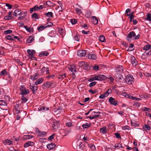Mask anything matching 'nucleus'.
Wrapping results in <instances>:
<instances>
[{
	"label": "nucleus",
	"mask_w": 151,
	"mask_h": 151,
	"mask_svg": "<svg viewBox=\"0 0 151 151\" xmlns=\"http://www.w3.org/2000/svg\"><path fill=\"white\" fill-rule=\"evenodd\" d=\"M70 22L72 24H75L77 23V20L75 19H72L70 20Z\"/></svg>",
	"instance_id": "nucleus-54"
},
{
	"label": "nucleus",
	"mask_w": 151,
	"mask_h": 151,
	"mask_svg": "<svg viewBox=\"0 0 151 151\" xmlns=\"http://www.w3.org/2000/svg\"><path fill=\"white\" fill-rule=\"evenodd\" d=\"M131 125L132 126H134V127L139 126V124H137L136 122L134 120L131 121Z\"/></svg>",
	"instance_id": "nucleus-28"
},
{
	"label": "nucleus",
	"mask_w": 151,
	"mask_h": 151,
	"mask_svg": "<svg viewBox=\"0 0 151 151\" xmlns=\"http://www.w3.org/2000/svg\"><path fill=\"white\" fill-rule=\"evenodd\" d=\"M130 47H129L128 48V49H127V51H130L133 50L134 49H132V48H133L134 46V44H130Z\"/></svg>",
	"instance_id": "nucleus-45"
},
{
	"label": "nucleus",
	"mask_w": 151,
	"mask_h": 151,
	"mask_svg": "<svg viewBox=\"0 0 151 151\" xmlns=\"http://www.w3.org/2000/svg\"><path fill=\"white\" fill-rule=\"evenodd\" d=\"M91 14V12L90 11H88L85 14V16L87 18L90 17Z\"/></svg>",
	"instance_id": "nucleus-51"
},
{
	"label": "nucleus",
	"mask_w": 151,
	"mask_h": 151,
	"mask_svg": "<svg viewBox=\"0 0 151 151\" xmlns=\"http://www.w3.org/2000/svg\"><path fill=\"white\" fill-rule=\"evenodd\" d=\"M99 66L97 65L96 64L94 66H93V70L95 71H98L99 69Z\"/></svg>",
	"instance_id": "nucleus-43"
},
{
	"label": "nucleus",
	"mask_w": 151,
	"mask_h": 151,
	"mask_svg": "<svg viewBox=\"0 0 151 151\" xmlns=\"http://www.w3.org/2000/svg\"><path fill=\"white\" fill-rule=\"evenodd\" d=\"M49 55V53L46 51L42 52V53L39 54V56L41 57L43 56H47Z\"/></svg>",
	"instance_id": "nucleus-24"
},
{
	"label": "nucleus",
	"mask_w": 151,
	"mask_h": 151,
	"mask_svg": "<svg viewBox=\"0 0 151 151\" xmlns=\"http://www.w3.org/2000/svg\"><path fill=\"white\" fill-rule=\"evenodd\" d=\"M86 54V52L85 50H80L77 52V55L80 57H83Z\"/></svg>",
	"instance_id": "nucleus-8"
},
{
	"label": "nucleus",
	"mask_w": 151,
	"mask_h": 151,
	"mask_svg": "<svg viewBox=\"0 0 151 151\" xmlns=\"http://www.w3.org/2000/svg\"><path fill=\"white\" fill-rule=\"evenodd\" d=\"M88 57V58L91 59L95 60L96 58V56L94 54H89Z\"/></svg>",
	"instance_id": "nucleus-25"
},
{
	"label": "nucleus",
	"mask_w": 151,
	"mask_h": 151,
	"mask_svg": "<svg viewBox=\"0 0 151 151\" xmlns=\"http://www.w3.org/2000/svg\"><path fill=\"white\" fill-rule=\"evenodd\" d=\"M125 80L126 83L129 85H131L134 82V78L132 75L128 74L126 77Z\"/></svg>",
	"instance_id": "nucleus-2"
},
{
	"label": "nucleus",
	"mask_w": 151,
	"mask_h": 151,
	"mask_svg": "<svg viewBox=\"0 0 151 151\" xmlns=\"http://www.w3.org/2000/svg\"><path fill=\"white\" fill-rule=\"evenodd\" d=\"M34 144V143L32 142L28 141L24 144V146L25 147H27L29 146H33Z\"/></svg>",
	"instance_id": "nucleus-15"
},
{
	"label": "nucleus",
	"mask_w": 151,
	"mask_h": 151,
	"mask_svg": "<svg viewBox=\"0 0 151 151\" xmlns=\"http://www.w3.org/2000/svg\"><path fill=\"white\" fill-rule=\"evenodd\" d=\"M75 10L76 13L78 14H81L82 12L81 9L78 8H76Z\"/></svg>",
	"instance_id": "nucleus-49"
},
{
	"label": "nucleus",
	"mask_w": 151,
	"mask_h": 151,
	"mask_svg": "<svg viewBox=\"0 0 151 151\" xmlns=\"http://www.w3.org/2000/svg\"><path fill=\"white\" fill-rule=\"evenodd\" d=\"M130 59L132 65L134 66H136L137 64V62L135 58L133 56H132Z\"/></svg>",
	"instance_id": "nucleus-9"
},
{
	"label": "nucleus",
	"mask_w": 151,
	"mask_h": 151,
	"mask_svg": "<svg viewBox=\"0 0 151 151\" xmlns=\"http://www.w3.org/2000/svg\"><path fill=\"white\" fill-rule=\"evenodd\" d=\"M99 40L102 42H104L105 41V37L103 35L100 36L99 37Z\"/></svg>",
	"instance_id": "nucleus-36"
},
{
	"label": "nucleus",
	"mask_w": 151,
	"mask_h": 151,
	"mask_svg": "<svg viewBox=\"0 0 151 151\" xmlns=\"http://www.w3.org/2000/svg\"><path fill=\"white\" fill-rule=\"evenodd\" d=\"M122 129L123 130H130V128L128 126H123L122 127Z\"/></svg>",
	"instance_id": "nucleus-52"
},
{
	"label": "nucleus",
	"mask_w": 151,
	"mask_h": 151,
	"mask_svg": "<svg viewBox=\"0 0 151 151\" xmlns=\"http://www.w3.org/2000/svg\"><path fill=\"white\" fill-rule=\"evenodd\" d=\"M38 74L37 73H35L34 75L30 77V78L32 80H35L37 79L38 77Z\"/></svg>",
	"instance_id": "nucleus-34"
},
{
	"label": "nucleus",
	"mask_w": 151,
	"mask_h": 151,
	"mask_svg": "<svg viewBox=\"0 0 151 151\" xmlns=\"http://www.w3.org/2000/svg\"><path fill=\"white\" fill-rule=\"evenodd\" d=\"M146 20L151 22V14L148 13L146 15Z\"/></svg>",
	"instance_id": "nucleus-40"
},
{
	"label": "nucleus",
	"mask_w": 151,
	"mask_h": 151,
	"mask_svg": "<svg viewBox=\"0 0 151 151\" xmlns=\"http://www.w3.org/2000/svg\"><path fill=\"white\" fill-rule=\"evenodd\" d=\"M112 93V90L111 89H108L107 91L105 93L106 96H108L110 93Z\"/></svg>",
	"instance_id": "nucleus-57"
},
{
	"label": "nucleus",
	"mask_w": 151,
	"mask_h": 151,
	"mask_svg": "<svg viewBox=\"0 0 151 151\" xmlns=\"http://www.w3.org/2000/svg\"><path fill=\"white\" fill-rule=\"evenodd\" d=\"M34 40L33 38L32 37L30 36L27 39V42L28 43H31Z\"/></svg>",
	"instance_id": "nucleus-42"
},
{
	"label": "nucleus",
	"mask_w": 151,
	"mask_h": 151,
	"mask_svg": "<svg viewBox=\"0 0 151 151\" xmlns=\"http://www.w3.org/2000/svg\"><path fill=\"white\" fill-rule=\"evenodd\" d=\"M97 83V82L96 81L90 83L89 86L90 87H92L95 86Z\"/></svg>",
	"instance_id": "nucleus-55"
},
{
	"label": "nucleus",
	"mask_w": 151,
	"mask_h": 151,
	"mask_svg": "<svg viewBox=\"0 0 151 151\" xmlns=\"http://www.w3.org/2000/svg\"><path fill=\"white\" fill-rule=\"evenodd\" d=\"M133 37H135L134 39H138L140 37V35L138 34L137 35H136V34L134 31H131L127 35L126 39L127 40L129 41H131L132 38Z\"/></svg>",
	"instance_id": "nucleus-1"
},
{
	"label": "nucleus",
	"mask_w": 151,
	"mask_h": 151,
	"mask_svg": "<svg viewBox=\"0 0 151 151\" xmlns=\"http://www.w3.org/2000/svg\"><path fill=\"white\" fill-rule=\"evenodd\" d=\"M29 86L30 87V89L32 91V93L33 94H35V93L36 92L37 90V86H35L33 85H31V84H30Z\"/></svg>",
	"instance_id": "nucleus-14"
},
{
	"label": "nucleus",
	"mask_w": 151,
	"mask_h": 151,
	"mask_svg": "<svg viewBox=\"0 0 151 151\" xmlns=\"http://www.w3.org/2000/svg\"><path fill=\"white\" fill-rule=\"evenodd\" d=\"M15 111L17 114L20 113V115H21L22 114H23V116H24L26 114V113L25 111H21L20 112V110L18 109H15Z\"/></svg>",
	"instance_id": "nucleus-27"
},
{
	"label": "nucleus",
	"mask_w": 151,
	"mask_h": 151,
	"mask_svg": "<svg viewBox=\"0 0 151 151\" xmlns=\"http://www.w3.org/2000/svg\"><path fill=\"white\" fill-rule=\"evenodd\" d=\"M151 49V45L148 44L145 46L143 48V50H147Z\"/></svg>",
	"instance_id": "nucleus-41"
},
{
	"label": "nucleus",
	"mask_w": 151,
	"mask_h": 151,
	"mask_svg": "<svg viewBox=\"0 0 151 151\" xmlns=\"http://www.w3.org/2000/svg\"><path fill=\"white\" fill-rule=\"evenodd\" d=\"M35 132L37 133L38 137H44L47 135V133L44 132L40 131L37 128H35Z\"/></svg>",
	"instance_id": "nucleus-5"
},
{
	"label": "nucleus",
	"mask_w": 151,
	"mask_h": 151,
	"mask_svg": "<svg viewBox=\"0 0 151 151\" xmlns=\"http://www.w3.org/2000/svg\"><path fill=\"white\" fill-rule=\"evenodd\" d=\"M27 52L30 57L34 56L36 52L35 50H33L28 49L27 50Z\"/></svg>",
	"instance_id": "nucleus-12"
},
{
	"label": "nucleus",
	"mask_w": 151,
	"mask_h": 151,
	"mask_svg": "<svg viewBox=\"0 0 151 151\" xmlns=\"http://www.w3.org/2000/svg\"><path fill=\"white\" fill-rule=\"evenodd\" d=\"M45 27H46L41 25L38 27L37 30L38 32H40L44 30Z\"/></svg>",
	"instance_id": "nucleus-38"
},
{
	"label": "nucleus",
	"mask_w": 151,
	"mask_h": 151,
	"mask_svg": "<svg viewBox=\"0 0 151 151\" xmlns=\"http://www.w3.org/2000/svg\"><path fill=\"white\" fill-rule=\"evenodd\" d=\"M98 78L97 76H94L93 77L91 78L88 80V81L89 82H91L94 80H97L98 81Z\"/></svg>",
	"instance_id": "nucleus-30"
},
{
	"label": "nucleus",
	"mask_w": 151,
	"mask_h": 151,
	"mask_svg": "<svg viewBox=\"0 0 151 151\" xmlns=\"http://www.w3.org/2000/svg\"><path fill=\"white\" fill-rule=\"evenodd\" d=\"M5 38L9 40H14V37L12 36V35H7L5 37Z\"/></svg>",
	"instance_id": "nucleus-39"
},
{
	"label": "nucleus",
	"mask_w": 151,
	"mask_h": 151,
	"mask_svg": "<svg viewBox=\"0 0 151 151\" xmlns=\"http://www.w3.org/2000/svg\"><path fill=\"white\" fill-rule=\"evenodd\" d=\"M91 124L90 123H85L82 125V127L84 129H86L91 127Z\"/></svg>",
	"instance_id": "nucleus-20"
},
{
	"label": "nucleus",
	"mask_w": 151,
	"mask_h": 151,
	"mask_svg": "<svg viewBox=\"0 0 151 151\" xmlns=\"http://www.w3.org/2000/svg\"><path fill=\"white\" fill-rule=\"evenodd\" d=\"M55 145L54 144L51 143L47 145V148L50 150L53 149L55 147Z\"/></svg>",
	"instance_id": "nucleus-19"
},
{
	"label": "nucleus",
	"mask_w": 151,
	"mask_h": 151,
	"mask_svg": "<svg viewBox=\"0 0 151 151\" xmlns=\"http://www.w3.org/2000/svg\"><path fill=\"white\" fill-rule=\"evenodd\" d=\"M12 31L11 30H8L4 32V33L5 34H8L11 33Z\"/></svg>",
	"instance_id": "nucleus-62"
},
{
	"label": "nucleus",
	"mask_w": 151,
	"mask_h": 151,
	"mask_svg": "<svg viewBox=\"0 0 151 151\" xmlns=\"http://www.w3.org/2000/svg\"><path fill=\"white\" fill-rule=\"evenodd\" d=\"M123 67L122 65H119L116 68V71L119 74L123 72Z\"/></svg>",
	"instance_id": "nucleus-10"
},
{
	"label": "nucleus",
	"mask_w": 151,
	"mask_h": 151,
	"mask_svg": "<svg viewBox=\"0 0 151 151\" xmlns=\"http://www.w3.org/2000/svg\"><path fill=\"white\" fill-rule=\"evenodd\" d=\"M133 105L134 106L138 108L140 106V104L139 102H135L134 103Z\"/></svg>",
	"instance_id": "nucleus-58"
},
{
	"label": "nucleus",
	"mask_w": 151,
	"mask_h": 151,
	"mask_svg": "<svg viewBox=\"0 0 151 151\" xmlns=\"http://www.w3.org/2000/svg\"><path fill=\"white\" fill-rule=\"evenodd\" d=\"M46 4L49 6H52L53 5V3L49 1H47L46 2Z\"/></svg>",
	"instance_id": "nucleus-53"
},
{
	"label": "nucleus",
	"mask_w": 151,
	"mask_h": 151,
	"mask_svg": "<svg viewBox=\"0 0 151 151\" xmlns=\"http://www.w3.org/2000/svg\"><path fill=\"white\" fill-rule=\"evenodd\" d=\"M44 79L43 78H40L37 79L35 83V85H37L40 84L42 83Z\"/></svg>",
	"instance_id": "nucleus-22"
},
{
	"label": "nucleus",
	"mask_w": 151,
	"mask_h": 151,
	"mask_svg": "<svg viewBox=\"0 0 151 151\" xmlns=\"http://www.w3.org/2000/svg\"><path fill=\"white\" fill-rule=\"evenodd\" d=\"M27 11L22 12L19 15L20 16L18 18V20H23L24 18L27 16Z\"/></svg>",
	"instance_id": "nucleus-7"
},
{
	"label": "nucleus",
	"mask_w": 151,
	"mask_h": 151,
	"mask_svg": "<svg viewBox=\"0 0 151 151\" xmlns=\"http://www.w3.org/2000/svg\"><path fill=\"white\" fill-rule=\"evenodd\" d=\"M21 99L23 101L24 103H26L27 101V98L23 96H22L21 97Z\"/></svg>",
	"instance_id": "nucleus-59"
},
{
	"label": "nucleus",
	"mask_w": 151,
	"mask_h": 151,
	"mask_svg": "<svg viewBox=\"0 0 151 151\" xmlns=\"http://www.w3.org/2000/svg\"><path fill=\"white\" fill-rule=\"evenodd\" d=\"M61 110L60 108L55 109L54 110V111L55 112H57V114H59V113L61 112Z\"/></svg>",
	"instance_id": "nucleus-61"
},
{
	"label": "nucleus",
	"mask_w": 151,
	"mask_h": 151,
	"mask_svg": "<svg viewBox=\"0 0 151 151\" xmlns=\"http://www.w3.org/2000/svg\"><path fill=\"white\" fill-rule=\"evenodd\" d=\"M51 83L48 81L44 83L42 85V88L44 89L47 88H50L51 86Z\"/></svg>",
	"instance_id": "nucleus-13"
},
{
	"label": "nucleus",
	"mask_w": 151,
	"mask_h": 151,
	"mask_svg": "<svg viewBox=\"0 0 151 151\" xmlns=\"http://www.w3.org/2000/svg\"><path fill=\"white\" fill-rule=\"evenodd\" d=\"M80 37L78 35H76L74 37V39L75 40L78 41L79 40Z\"/></svg>",
	"instance_id": "nucleus-63"
},
{
	"label": "nucleus",
	"mask_w": 151,
	"mask_h": 151,
	"mask_svg": "<svg viewBox=\"0 0 151 151\" xmlns=\"http://www.w3.org/2000/svg\"><path fill=\"white\" fill-rule=\"evenodd\" d=\"M58 32L60 36H63L65 33L64 29L62 28H60L58 29Z\"/></svg>",
	"instance_id": "nucleus-23"
},
{
	"label": "nucleus",
	"mask_w": 151,
	"mask_h": 151,
	"mask_svg": "<svg viewBox=\"0 0 151 151\" xmlns=\"http://www.w3.org/2000/svg\"><path fill=\"white\" fill-rule=\"evenodd\" d=\"M98 81H102V80H104L106 79L107 78V77L104 75H98Z\"/></svg>",
	"instance_id": "nucleus-11"
},
{
	"label": "nucleus",
	"mask_w": 151,
	"mask_h": 151,
	"mask_svg": "<svg viewBox=\"0 0 151 151\" xmlns=\"http://www.w3.org/2000/svg\"><path fill=\"white\" fill-rule=\"evenodd\" d=\"M144 129L146 131L147 130H149L150 129V127L148 125H145L143 127Z\"/></svg>",
	"instance_id": "nucleus-48"
},
{
	"label": "nucleus",
	"mask_w": 151,
	"mask_h": 151,
	"mask_svg": "<svg viewBox=\"0 0 151 151\" xmlns=\"http://www.w3.org/2000/svg\"><path fill=\"white\" fill-rule=\"evenodd\" d=\"M66 77V74L64 73H60L58 76V78L60 79L61 80H63Z\"/></svg>",
	"instance_id": "nucleus-31"
},
{
	"label": "nucleus",
	"mask_w": 151,
	"mask_h": 151,
	"mask_svg": "<svg viewBox=\"0 0 151 151\" xmlns=\"http://www.w3.org/2000/svg\"><path fill=\"white\" fill-rule=\"evenodd\" d=\"M45 14L48 17H53V14L52 12H48L47 13H45Z\"/></svg>",
	"instance_id": "nucleus-35"
},
{
	"label": "nucleus",
	"mask_w": 151,
	"mask_h": 151,
	"mask_svg": "<svg viewBox=\"0 0 151 151\" xmlns=\"http://www.w3.org/2000/svg\"><path fill=\"white\" fill-rule=\"evenodd\" d=\"M31 17L35 19H39L38 14L36 13H34L32 14Z\"/></svg>",
	"instance_id": "nucleus-32"
},
{
	"label": "nucleus",
	"mask_w": 151,
	"mask_h": 151,
	"mask_svg": "<svg viewBox=\"0 0 151 151\" xmlns=\"http://www.w3.org/2000/svg\"><path fill=\"white\" fill-rule=\"evenodd\" d=\"M93 19V23L95 24H96L98 23V20L96 17L95 16H92V17Z\"/></svg>",
	"instance_id": "nucleus-33"
},
{
	"label": "nucleus",
	"mask_w": 151,
	"mask_h": 151,
	"mask_svg": "<svg viewBox=\"0 0 151 151\" xmlns=\"http://www.w3.org/2000/svg\"><path fill=\"white\" fill-rule=\"evenodd\" d=\"M85 147V145L83 144V143L81 142L79 145L78 149L79 151H81L83 150Z\"/></svg>",
	"instance_id": "nucleus-26"
},
{
	"label": "nucleus",
	"mask_w": 151,
	"mask_h": 151,
	"mask_svg": "<svg viewBox=\"0 0 151 151\" xmlns=\"http://www.w3.org/2000/svg\"><path fill=\"white\" fill-rule=\"evenodd\" d=\"M100 133L104 134H105L107 133L106 127H104L100 129Z\"/></svg>",
	"instance_id": "nucleus-21"
},
{
	"label": "nucleus",
	"mask_w": 151,
	"mask_h": 151,
	"mask_svg": "<svg viewBox=\"0 0 151 151\" xmlns=\"http://www.w3.org/2000/svg\"><path fill=\"white\" fill-rule=\"evenodd\" d=\"M86 64V62L83 61H81L79 62L78 63V66L80 67H82L84 66Z\"/></svg>",
	"instance_id": "nucleus-37"
},
{
	"label": "nucleus",
	"mask_w": 151,
	"mask_h": 151,
	"mask_svg": "<svg viewBox=\"0 0 151 151\" xmlns=\"http://www.w3.org/2000/svg\"><path fill=\"white\" fill-rule=\"evenodd\" d=\"M59 126L58 122L55 121L54 122L53 124H52V127L54 129H58Z\"/></svg>",
	"instance_id": "nucleus-16"
},
{
	"label": "nucleus",
	"mask_w": 151,
	"mask_h": 151,
	"mask_svg": "<svg viewBox=\"0 0 151 151\" xmlns=\"http://www.w3.org/2000/svg\"><path fill=\"white\" fill-rule=\"evenodd\" d=\"M19 90L21 91V95H26L29 93V90L26 89L24 86H21L19 87Z\"/></svg>",
	"instance_id": "nucleus-4"
},
{
	"label": "nucleus",
	"mask_w": 151,
	"mask_h": 151,
	"mask_svg": "<svg viewBox=\"0 0 151 151\" xmlns=\"http://www.w3.org/2000/svg\"><path fill=\"white\" fill-rule=\"evenodd\" d=\"M0 105L1 106H5L7 105V103L6 101L3 100H0Z\"/></svg>",
	"instance_id": "nucleus-44"
},
{
	"label": "nucleus",
	"mask_w": 151,
	"mask_h": 151,
	"mask_svg": "<svg viewBox=\"0 0 151 151\" xmlns=\"http://www.w3.org/2000/svg\"><path fill=\"white\" fill-rule=\"evenodd\" d=\"M126 97L129 98L130 99H132V100H134L135 97L132 96L131 94H128L127 95H126Z\"/></svg>",
	"instance_id": "nucleus-46"
},
{
	"label": "nucleus",
	"mask_w": 151,
	"mask_h": 151,
	"mask_svg": "<svg viewBox=\"0 0 151 151\" xmlns=\"http://www.w3.org/2000/svg\"><path fill=\"white\" fill-rule=\"evenodd\" d=\"M107 79H108L111 82H113L114 81V78L113 77H112L111 76H109L107 77Z\"/></svg>",
	"instance_id": "nucleus-60"
},
{
	"label": "nucleus",
	"mask_w": 151,
	"mask_h": 151,
	"mask_svg": "<svg viewBox=\"0 0 151 151\" xmlns=\"http://www.w3.org/2000/svg\"><path fill=\"white\" fill-rule=\"evenodd\" d=\"M3 143L5 145H11L12 144V141L10 140L6 139L3 141Z\"/></svg>",
	"instance_id": "nucleus-18"
},
{
	"label": "nucleus",
	"mask_w": 151,
	"mask_h": 151,
	"mask_svg": "<svg viewBox=\"0 0 151 151\" xmlns=\"http://www.w3.org/2000/svg\"><path fill=\"white\" fill-rule=\"evenodd\" d=\"M7 73L6 70L4 69L2 70L0 73V75L1 76H4L6 75Z\"/></svg>",
	"instance_id": "nucleus-50"
},
{
	"label": "nucleus",
	"mask_w": 151,
	"mask_h": 151,
	"mask_svg": "<svg viewBox=\"0 0 151 151\" xmlns=\"http://www.w3.org/2000/svg\"><path fill=\"white\" fill-rule=\"evenodd\" d=\"M115 78L116 81L118 82V83H120V84H122L121 83H123L124 82V78L120 74H116L115 76Z\"/></svg>",
	"instance_id": "nucleus-3"
},
{
	"label": "nucleus",
	"mask_w": 151,
	"mask_h": 151,
	"mask_svg": "<svg viewBox=\"0 0 151 151\" xmlns=\"http://www.w3.org/2000/svg\"><path fill=\"white\" fill-rule=\"evenodd\" d=\"M114 147H114V149H116V148L118 147H121V148L123 147H122V145L120 143L116 144L114 146Z\"/></svg>",
	"instance_id": "nucleus-56"
},
{
	"label": "nucleus",
	"mask_w": 151,
	"mask_h": 151,
	"mask_svg": "<svg viewBox=\"0 0 151 151\" xmlns=\"http://www.w3.org/2000/svg\"><path fill=\"white\" fill-rule=\"evenodd\" d=\"M108 101L111 105H113L114 106L118 105L119 103L118 101L115 100V99L112 97L109 98Z\"/></svg>",
	"instance_id": "nucleus-6"
},
{
	"label": "nucleus",
	"mask_w": 151,
	"mask_h": 151,
	"mask_svg": "<svg viewBox=\"0 0 151 151\" xmlns=\"http://www.w3.org/2000/svg\"><path fill=\"white\" fill-rule=\"evenodd\" d=\"M33 137V136L31 135H26L24 136V138L26 139H29Z\"/></svg>",
	"instance_id": "nucleus-47"
},
{
	"label": "nucleus",
	"mask_w": 151,
	"mask_h": 151,
	"mask_svg": "<svg viewBox=\"0 0 151 151\" xmlns=\"http://www.w3.org/2000/svg\"><path fill=\"white\" fill-rule=\"evenodd\" d=\"M42 73H45L46 74H48L49 73V69L47 67H43L41 70Z\"/></svg>",
	"instance_id": "nucleus-17"
},
{
	"label": "nucleus",
	"mask_w": 151,
	"mask_h": 151,
	"mask_svg": "<svg viewBox=\"0 0 151 151\" xmlns=\"http://www.w3.org/2000/svg\"><path fill=\"white\" fill-rule=\"evenodd\" d=\"M106 94H105V93L104 94H103L102 95H101L99 96V98L101 99H103L104 98L107 97V96H106Z\"/></svg>",
	"instance_id": "nucleus-64"
},
{
	"label": "nucleus",
	"mask_w": 151,
	"mask_h": 151,
	"mask_svg": "<svg viewBox=\"0 0 151 151\" xmlns=\"http://www.w3.org/2000/svg\"><path fill=\"white\" fill-rule=\"evenodd\" d=\"M84 69L87 70H90L91 69V66L89 65L86 62V64L83 67Z\"/></svg>",
	"instance_id": "nucleus-29"
}]
</instances>
